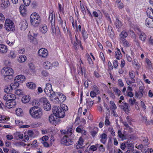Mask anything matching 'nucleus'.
Returning a JSON list of instances; mask_svg holds the SVG:
<instances>
[{"instance_id":"obj_1","label":"nucleus","mask_w":153,"mask_h":153,"mask_svg":"<svg viewBox=\"0 0 153 153\" xmlns=\"http://www.w3.org/2000/svg\"><path fill=\"white\" fill-rule=\"evenodd\" d=\"M68 110V108L67 106L64 105L62 106H55L52 109L54 115H55L56 117H58L59 118H62L65 116V111H66Z\"/></svg>"},{"instance_id":"obj_2","label":"nucleus","mask_w":153,"mask_h":153,"mask_svg":"<svg viewBox=\"0 0 153 153\" xmlns=\"http://www.w3.org/2000/svg\"><path fill=\"white\" fill-rule=\"evenodd\" d=\"M29 112L32 117L36 119H40L43 115L42 111L41 108H30Z\"/></svg>"},{"instance_id":"obj_3","label":"nucleus","mask_w":153,"mask_h":153,"mask_svg":"<svg viewBox=\"0 0 153 153\" xmlns=\"http://www.w3.org/2000/svg\"><path fill=\"white\" fill-rule=\"evenodd\" d=\"M30 22L34 27H37L41 22V18L39 15L36 13H32L30 16Z\"/></svg>"},{"instance_id":"obj_4","label":"nucleus","mask_w":153,"mask_h":153,"mask_svg":"<svg viewBox=\"0 0 153 153\" xmlns=\"http://www.w3.org/2000/svg\"><path fill=\"white\" fill-rule=\"evenodd\" d=\"M5 28L7 31H14L15 30L14 24L13 22L9 19H7L5 21Z\"/></svg>"},{"instance_id":"obj_5","label":"nucleus","mask_w":153,"mask_h":153,"mask_svg":"<svg viewBox=\"0 0 153 153\" xmlns=\"http://www.w3.org/2000/svg\"><path fill=\"white\" fill-rule=\"evenodd\" d=\"M44 91L47 95L50 97H52L55 96V93L53 91L51 85L50 83L46 84V87Z\"/></svg>"},{"instance_id":"obj_6","label":"nucleus","mask_w":153,"mask_h":153,"mask_svg":"<svg viewBox=\"0 0 153 153\" xmlns=\"http://www.w3.org/2000/svg\"><path fill=\"white\" fill-rule=\"evenodd\" d=\"M61 143L65 146H69L73 144V141L68 136H64L61 140Z\"/></svg>"},{"instance_id":"obj_7","label":"nucleus","mask_w":153,"mask_h":153,"mask_svg":"<svg viewBox=\"0 0 153 153\" xmlns=\"http://www.w3.org/2000/svg\"><path fill=\"white\" fill-rule=\"evenodd\" d=\"M70 38L71 41V42L73 44V47L75 50L79 48V45L80 43V41L75 35V38L74 39L72 38L71 35L70 34Z\"/></svg>"},{"instance_id":"obj_8","label":"nucleus","mask_w":153,"mask_h":153,"mask_svg":"<svg viewBox=\"0 0 153 153\" xmlns=\"http://www.w3.org/2000/svg\"><path fill=\"white\" fill-rule=\"evenodd\" d=\"M127 146H126V144L125 143V151L127 149L126 153H132L134 151V146L133 144L132 143H127Z\"/></svg>"},{"instance_id":"obj_9","label":"nucleus","mask_w":153,"mask_h":153,"mask_svg":"<svg viewBox=\"0 0 153 153\" xmlns=\"http://www.w3.org/2000/svg\"><path fill=\"white\" fill-rule=\"evenodd\" d=\"M54 116L53 115H51L49 117V120L50 123L56 125L60 120L58 117H56L55 115Z\"/></svg>"},{"instance_id":"obj_10","label":"nucleus","mask_w":153,"mask_h":153,"mask_svg":"<svg viewBox=\"0 0 153 153\" xmlns=\"http://www.w3.org/2000/svg\"><path fill=\"white\" fill-rule=\"evenodd\" d=\"M16 98L15 94L12 93L7 94H5L3 97V99L4 100L9 101L12 100H15Z\"/></svg>"},{"instance_id":"obj_11","label":"nucleus","mask_w":153,"mask_h":153,"mask_svg":"<svg viewBox=\"0 0 153 153\" xmlns=\"http://www.w3.org/2000/svg\"><path fill=\"white\" fill-rule=\"evenodd\" d=\"M3 70L4 71L3 72H4V75H13V71L12 68L9 67H7L6 68H4Z\"/></svg>"},{"instance_id":"obj_12","label":"nucleus","mask_w":153,"mask_h":153,"mask_svg":"<svg viewBox=\"0 0 153 153\" xmlns=\"http://www.w3.org/2000/svg\"><path fill=\"white\" fill-rule=\"evenodd\" d=\"M38 54L39 56L43 57L45 58L48 55V51L45 48H41L39 51Z\"/></svg>"},{"instance_id":"obj_13","label":"nucleus","mask_w":153,"mask_h":153,"mask_svg":"<svg viewBox=\"0 0 153 153\" xmlns=\"http://www.w3.org/2000/svg\"><path fill=\"white\" fill-rule=\"evenodd\" d=\"M57 94L58 95V96L55 97L54 99L55 100L60 102H62L66 100V97L65 95L60 93H59Z\"/></svg>"},{"instance_id":"obj_14","label":"nucleus","mask_w":153,"mask_h":153,"mask_svg":"<svg viewBox=\"0 0 153 153\" xmlns=\"http://www.w3.org/2000/svg\"><path fill=\"white\" fill-rule=\"evenodd\" d=\"M138 30L139 32L138 35L139 39L143 43H144L145 42L147 36L144 32L141 31L140 29H138Z\"/></svg>"},{"instance_id":"obj_15","label":"nucleus","mask_w":153,"mask_h":153,"mask_svg":"<svg viewBox=\"0 0 153 153\" xmlns=\"http://www.w3.org/2000/svg\"><path fill=\"white\" fill-rule=\"evenodd\" d=\"M145 24L147 27L150 28H153V19L147 18L145 20Z\"/></svg>"},{"instance_id":"obj_16","label":"nucleus","mask_w":153,"mask_h":153,"mask_svg":"<svg viewBox=\"0 0 153 153\" xmlns=\"http://www.w3.org/2000/svg\"><path fill=\"white\" fill-rule=\"evenodd\" d=\"M51 30L53 34V35H56V34H58L59 33V30L58 27L56 28L54 25H53V24L51 25Z\"/></svg>"},{"instance_id":"obj_17","label":"nucleus","mask_w":153,"mask_h":153,"mask_svg":"<svg viewBox=\"0 0 153 153\" xmlns=\"http://www.w3.org/2000/svg\"><path fill=\"white\" fill-rule=\"evenodd\" d=\"M20 83L19 82V81H17V82H16L14 79V82L11 83L9 87L11 89L15 90L19 86Z\"/></svg>"},{"instance_id":"obj_18","label":"nucleus","mask_w":153,"mask_h":153,"mask_svg":"<svg viewBox=\"0 0 153 153\" xmlns=\"http://www.w3.org/2000/svg\"><path fill=\"white\" fill-rule=\"evenodd\" d=\"M20 27L23 30H25L27 27V23L25 20L21 21L20 22Z\"/></svg>"},{"instance_id":"obj_19","label":"nucleus","mask_w":153,"mask_h":153,"mask_svg":"<svg viewBox=\"0 0 153 153\" xmlns=\"http://www.w3.org/2000/svg\"><path fill=\"white\" fill-rule=\"evenodd\" d=\"M15 80L17 82V81H19L20 83H22L25 80V77L22 75H20L17 76L15 78Z\"/></svg>"},{"instance_id":"obj_20","label":"nucleus","mask_w":153,"mask_h":153,"mask_svg":"<svg viewBox=\"0 0 153 153\" xmlns=\"http://www.w3.org/2000/svg\"><path fill=\"white\" fill-rule=\"evenodd\" d=\"M8 50L7 47L4 45L0 44V52L2 53H7Z\"/></svg>"},{"instance_id":"obj_21","label":"nucleus","mask_w":153,"mask_h":153,"mask_svg":"<svg viewBox=\"0 0 153 153\" xmlns=\"http://www.w3.org/2000/svg\"><path fill=\"white\" fill-rule=\"evenodd\" d=\"M129 77L131 79H132L133 82H135V79L134 78L135 76V73L134 71L131 70L129 72Z\"/></svg>"},{"instance_id":"obj_22","label":"nucleus","mask_w":153,"mask_h":153,"mask_svg":"<svg viewBox=\"0 0 153 153\" xmlns=\"http://www.w3.org/2000/svg\"><path fill=\"white\" fill-rule=\"evenodd\" d=\"M30 99V97L28 95L24 96L22 99V102L25 103H26L29 102Z\"/></svg>"},{"instance_id":"obj_23","label":"nucleus","mask_w":153,"mask_h":153,"mask_svg":"<svg viewBox=\"0 0 153 153\" xmlns=\"http://www.w3.org/2000/svg\"><path fill=\"white\" fill-rule=\"evenodd\" d=\"M39 29L40 31L44 33H46L48 30L47 27L45 24L41 25Z\"/></svg>"},{"instance_id":"obj_24","label":"nucleus","mask_w":153,"mask_h":153,"mask_svg":"<svg viewBox=\"0 0 153 153\" xmlns=\"http://www.w3.org/2000/svg\"><path fill=\"white\" fill-rule=\"evenodd\" d=\"M59 18H60V25L61 26V27L64 31L66 32V30H67V28L66 26L65 21L64 22H63V21H62L60 16H59Z\"/></svg>"},{"instance_id":"obj_25","label":"nucleus","mask_w":153,"mask_h":153,"mask_svg":"<svg viewBox=\"0 0 153 153\" xmlns=\"http://www.w3.org/2000/svg\"><path fill=\"white\" fill-rule=\"evenodd\" d=\"M100 136L101 137V139L100 140L101 142L103 144H105L107 139V135L105 133H103Z\"/></svg>"},{"instance_id":"obj_26","label":"nucleus","mask_w":153,"mask_h":153,"mask_svg":"<svg viewBox=\"0 0 153 153\" xmlns=\"http://www.w3.org/2000/svg\"><path fill=\"white\" fill-rule=\"evenodd\" d=\"M146 13L147 16H149V18L153 19V9L150 8L149 9V8L146 11Z\"/></svg>"},{"instance_id":"obj_27","label":"nucleus","mask_w":153,"mask_h":153,"mask_svg":"<svg viewBox=\"0 0 153 153\" xmlns=\"http://www.w3.org/2000/svg\"><path fill=\"white\" fill-rule=\"evenodd\" d=\"M26 85L28 88L31 89H35L36 87V84L35 83L32 82H27V83Z\"/></svg>"},{"instance_id":"obj_28","label":"nucleus","mask_w":153,"mask_h":153,"mask_svg":"<svg viewBox=\"0 0 153 153\" xmlns=\"http://www.w3.org/2000/svg\"><path fill=\"white\" fill-rule=\"evenodd\" d=\"M40 102L38 100H35L32 101V104L33 107H32L30 108L36 107V108H40L39 107L40 105Z\"/></svg>"},{"instance_id":"obj_29","label":"nucleus","mask_w":153,"mask_h":153,"mask_svg":"<svg viewBox=\"0 0 153 153\" xmlns=\"http://www.w3.org/2000/svg\"><path fill=\"white\" fill-rule=\"evenodd\" d=\"M43 66L46 69H49L51 68L52 65L48 61H46L43 63Z\"/></svg>"},{"instance_id":"obj_30","label":"nucleus","mask_w":153,"mask_h":153,"mask_svg":"<svg viewBox=\"0 0 153 153\" xmlns=\"http://www.w3.org/2000/svg\"><path fill=\"white\" fill-rule=\"evenodd\" d=\"M14 100H12L6 102V104L8 105L9 106L10 108H12L13 106L16 105V103Z\"/></svg>"},{"instance_id":"obj_31","label":"nucleus","mask_w":153,"mask_h":153,"mask_svg":"<svg viewBox=\"0 0 153 153\" xmlns=\"http://www.w3.org/2000/svg\"><path fill=\"white\" fill-rule=\"evenodd\" d=\"M115 57L118 59H120L122 57V55L120 50L117 48V51L115 52Z\"/></svg>"},{"instance_id":"obj_32","label":"nucleus","mask_w":153,"mask_h":153,"mask_svg":"<svg viewBox=\"0 0 153 153\" xmlns=\"http://www.w3.org/2000/svg\"><path fill=\"white\" fill-rule=\"evenodd\" d=\"M74 131L72 128V126L71 125H69L68 126V129L67 131V133L69 136L71 135L72 132Z\"/></svg>"},{"instance_id":"obj_33","label":"nucleus","mask_w":153,"mask_h":153,"mask_svg":"<svg viewBox=\"0 0 153 153\" xmlns=\"http://www.w3.org/2000/svg\"><path fill=\"white\" fill-rule=\"evenodd\" d=\"M10 4V3L8 0H4V2L1 4V5L2 7L4 9L7 8Z\"/></svg>"},{"instance_id":"obj_34","label":"nucleus","mask_w":153,"mask_h":153,"mask_svg":"<svg viewBox=\"0 0 153 153\" xmlns=\"http://www.w3.org/2000/svg\"><path fill=\"white\" fill-rule=\"evenodd\" d=\"M55 16L54 13H51L50 14L49 16V20L51 22V24H53L52 22L53 20V22H55Z\"/></svg>"},{"instance_id":"obj_35","label":"nucleus","mask_w":153,"mask_h":153,"mask_svg":"<svg viewBox=\"0 0 153 153\" xmlns=\"http://www.w3.org/2000/svg\"><path fill=\"white\" fill-rule=\"evenodd\" d=\"M114 23L116 26V27L119 29L122 26V23L118 19H116L115 21L114 22Z\"/></svg>"},{"instance_id":"obj_36","label":"nucleus","mask_w":153,"mask_h":153,"mask_svg":"<svg viewBox=\"0 0 153 153\" xmlns=\"http://www.w3.org/2000/svg\"><path fill=\"white\" fill-rule=\"evenodd\" d=\"M120 41L122 45L124 44V32L123 31L120 35Z\"/></svg>"},{"instance_id":"obj_37","label":"nucleus","mask_w":153,"mask_h":153,"mask_svg":"<svg viewBox=\"0 0 153 153\" xmlns=\"http://www.w3.org/2000/svg\"><path fill=\"white\" fill-rule=\"evenodd\" d=\"M4 79L6 82H9L13 79V75H4Z\"/></svg>"},{"instance_id":"obj_38","label":"nucleus","mask_w":153,"mask_h":153,"mask_svg":"<svg viewBox=\"0 0 153 153\" xmlns=\"http://www.w3.org/2000/svg\"><path fill=\"white\" fill-rule=\"evenodd\" d=\"M16 112L18 116H22L23 114V110L20 108H17L16 110Z\"/></svg>"},{"instance_id":"obj_39","label":"nucleus","mask_w":153,"mask_h":153,"mask_svg":"<svg viewBox=\"0 0 153 153\" xmlns=\"http://www.w3.org/2000/svg\"><path fill=\"white\" fill-rule=\"evenodd\" d=\"M40 102L43 103V106L49 103L48 99L45 97H42L40 100Z\"/></svg>"},{"instance_id":"obj_40","label":"nucleus","mask_w":153,"mask_h":153,"mask_svg":"<svg viewBox=\"0 0 153 153\" xmlns=\"http://www.w3.org/2000/svg\"><path fill=\"white\" fill-rule=\"evenodd\" d=\"M125 129L127 130L128 132L130 133L133 132V129L130 127L127 124V123L125 122Z\"/></svg>"},{"instance_id":"obj_41","label":"nucleus","mask_w":153,"mask_h":153,"mask_svg":"<svg viewBox=\"0 0 153 153\" xmlns=\"http://www.w3.org/2000/svg\"><path fill=\"white\" fill-rule=\"evenodd\" d=\"M98 131V128L97 127H95L93 130L91 132V135L93 137H94L97 134Z\"/></svg>"},{"instance_id":"obj_42","label":"nucleus","mask_w":153,"mask_h":153,"mask_svg":"<svg viewBox=\"0 0 153 153\" xmlns=\"http://www.w3.org/2000/svg\"><path fill=\"white\" fill-rule=\"evenodd\" d=\"M8 120V119L4 115H0V123H4Z\"/></svg>"},{"instance_id":"obj_43","label":"nucleus","mask_w":153,"mask_h":153,"mask_svg":"<svg viewBox=\"0 0 153 153\" xmlns=\"http://www.w3.org/2000/svg\"><path fill=\"white\" fill-rule=\"evenodd\" d=\"M123 62H124V59H123L121 62V64L120 65V66L121 67V68L119 70V72L120 74H123L124 72L123 70L122 69V68H123L124 66V64Z\"/></svg>"},{"instance_id":"obj_44","label":"nucleus","mask_w":153,"mask_h":153,"mask_svg":"<svg viewBox=\"0 0 153 153\" xmlns=\"http://www.w3.org/2000/svg\"><path fill=\"white\" fill-rule=\"evenodd\" d=\"M130 111V107L127 103L125 102V113L128 114Z\"/></svg>"},{"instance_id":"obj_45","label":"nucleus","mask_w":153,"mask_h":153,"mask_svg":"<svg viewBox=\"0 0 153 153\" xmlns=\"http://www.w3.org/2000/svg\"><path fill=\"white\" fill-rule=\"evenodd\" d=\"M26 58L25 56L22 55L20 56L18 59V60L21 62H23L25 61Z\"/></svg>"},{"instance_id":"obj_46","label":"nucleus","mask_w":153,"mask_h":153,"mask_svg":"<svg viewBox=\"0 0 153 153\" xmlns=\"http://www.w3.org/2000/svg\"><path fill=\"white\" fill-rule=\"evenodd\" d=\"M116 2L117 6L119 9H121L123 7V4L121 2L120 0H117Z\"/></svg>"},{"instance_id":"obj_47","label":"nucleus","mask_w":153,"mask_h":153,"mask_svg":"<svg viewBox=\"0 0 153 153\" xmlns=\"http://www.w3.org/2000/svg\"><path fill=\"white\" fill-rule=\"evenodd\" d=\"M8 56L12 59L16 57L15 52L13 51H10L9 54L8 55Z\"/></svg>"},{"instance_id":"obj_48","label":"nucleus","mask_w":153,"mask_h":153,"mask_svg":"<svg viewBox=\"0 0 153 153\" xmlns=\"http://www.w3.org/2000/svg\"><path fill=\"white\" fill-rule=\"evenodd\" d=\"M43 107L45 110L48 111L51 109V105L50 103H48L47 104L43 106Z\"/></svg>"},{"instance_id":"obj_49","label":"nucleus","mask_w":153,"mask_h":153,"mask_svg":"<svg viewBox=\"0 0 153 153\" xmlns=\"http://www.w3.org/2000/svg\"><path fill=\"white\" fill-rule=\"evenodd\" d=\"M80 72H81L82 75L84 74V76H85L86 74L85 68L84 67H82L81 66H80V71H78V73L79 74Z\"/></svg>"},{"instance_id":"obj_50","label":"nucleus","mask_w":153,"mask_h":153,"mask_svg":"<svg viewBox=\"0 0 153 153\" xmlns=\"http://www.w3.org/2000/svg\"><path fill=\"white\" fill-rule=\"evenodd\" d=\"M15 93L16 95H23V91L20 89L16 90Z\"/></svg>"},{"instance_id":"obj_51","label":"nucleus","mask_w":153,"mask_h":153,"mask_svg":"<svg viewBox=\"0 0 153 153\" xmlns=\"http://www.w3.org/2000/svg\"><path fill=\"white\" fill-rule=\"evenodd\" d=\"M76 146L75 147V148L77 149H81L83 150H84V148L85 147V146H83V145L79 144L78 143H76Z\"/></svg>"},{"instance_id":"obj_52","label":"nucleus","mask_w":153,"mask_h":153,"mask_svg":"<svg viewBox=\"0 0 153 153\" xmlns=\"http://www.w3.org/2000/svg\"><path fill=\"white\" fill-rule=\"evenodd\" d=\"M82 35L84 39H86L87 38L88 36V34L87 33L86 31L84 29L82 30Z\"/></svg>"},{"instance_id":"obj_53","label":"nucleus","mask_w":153,"mask_h":153,"mask_svg":"<svg viewBox=\"0 0 153 153\" xmlns=\"http://www.w3.org/2000/svg\"><path fill=\"white\" fill-rule=\"evenodd\" d=\"M143 94L139 93L138 91L136 92L135 93V97L137 98H141L143 96Z\"/></svg>"},{"instance_id":"obj_54","label":"nucleus","mask_w":153,"mask_h":153,"mask_svg":"<svg viewBox=\"0 0 153 153\" xmlns=\"http://www.w3.org/2000/svg\"><path fill=\"white\" fill-rule=\"evenodd\" d=\"M13 89H12L10 88L9 86L8 87H5L4 89V91L7 94L8 93L10 92Z\"/></svg>"},{"instance_id":"obj_55","label":"nucleus","mask_w":153,"mask_h":153,"mask_svg":"<svg viewBox=\"0 0 153 153\" xmlns=\"http://www.w3.org/2000/svg\"><path fill=\"white\" fill-rule=\"evenodd\" d=\"M126 119L129 124L130 125H132V122L133 121L132 118L130 116H128L126 117Z\"/></svg>"},{"instance_id":"obj_56","label":"nucleus","mask_w":153,"mask_h":153,"mask_svg":"<svg viewBox=\"0 0 153 153\" xmlns=\"http://www.w3.org/2000/svg\"><path fill=\"white\" fill-rule=\"evenodd\" d=\"M113 91L118 95V96H120L121 94V92L120 91L118 88H114Z\"/></svg>"},{"instance_id":"obj_57","label":"nucleus","mask_w":153,"mask_h":153,"mask_svg":"<svg viewBox=\"0 0 153 153\" xmlns=\"http://www.w3.org/2000/svg\"><path fill=\"white\" fill-rule=\"evenodd\" d=\"M145 62L149 67H152V63L149 59L146 58V59Z\"/></svg>"},{"instance_id":"obj_58","label":"nucleus","mask_w":153,"mask_h":153,"mask_svg":"<svg viewBox=\"0 0 153 153\" xmlns=\"http://www.w3.org/2000/svg\"><path fill=\"white\" fill-rule=\"evenodd\" d=\"M148 44L153 46V37L151 36L148 40Z\"/></svg>"},{"instance_id":"obj_59","label":"nucleus","mask_w":153,"mask_h":153,"mask_svg":"<svg viewBox=\"0 0 153 153\" xmlns=\"http://www.w3.org/2000/svg\"><path fill=\"white\" fill-rule=\"evenodd\" d=\"M136 101V99L134 98H133L132 99H129L128 100V102L131 105H133L135 103Z\"/></svg>"},{"instance_id":"obj_60","label":"nucleus","mask_w":153,"mask_h":153,"mask_svg":"<svg viewBox=\"0 0 153 153\" xmlns=\"http://www.w3.org/2000/svg\"><path fill=\"white\" fill-rule=\"evenodd\" d=\"M135 65L136 66V67H135V68L137 70H139L140 69L141 67L140 65V63L138 62H136L135 61H134Z\"/></svg>"},{"instance_id":"obj_61","label":"nucleus","mask_w":153,"mask_h":153,"mask_svg":"<svg viewBox=\"0 0 153 153\" xmlns=\"http://www.w3.org/2000/svg\"><path fill=\"white\" fill-rule=\"evenodd\" d=\"M25 5L27 6H29L31 3V0H22Z\"/></svg>"},{"instance_id":"obj_62","label":"nucleus","mask_w":153,"mask_h":153,"mask_svg":"<svg viewBox=\"0 0 153 153\" xmlns=\"http://www.w3.org/2000/svg\"><path fill=\"white\" fill-rule=\"evenodd\" d=\"M118 136L120 138H122V140H123V138L124 137V135L123 134H122V132L120 130H119L118 132Z\"/></svg>"},{"instance_id":"obj_63","label":"nucleus","mask_w":153,"mask_h":153,"mask_svg":"<svg viewBox=\"0 0 153 153\" xmlns=\"http://www.w3.org/2000/svg\"><path fill=\"white\" fill-rule=\"evenodd\" d=\"M145 88L143 86H140L139 88L138 91L139 93H140L143 94L144 93V89Z\"/></svg>"},{"instance_id":"obj_64","label":"nucleus","mask_w":153,"mask_h":153,"mask_svg":"<svg viewBox=\"0 0 153 153\" xmlns=\"http://www.w3.org/2000/svg\"><path fill=\"white\" fill-rule=\"evenodd\" d=\"M80 8L81 9V11L83 13L84 15H85L86 13V11L85 9L83 6V5H82L81 4H80Z\"/></svg>"}]
</instances>
